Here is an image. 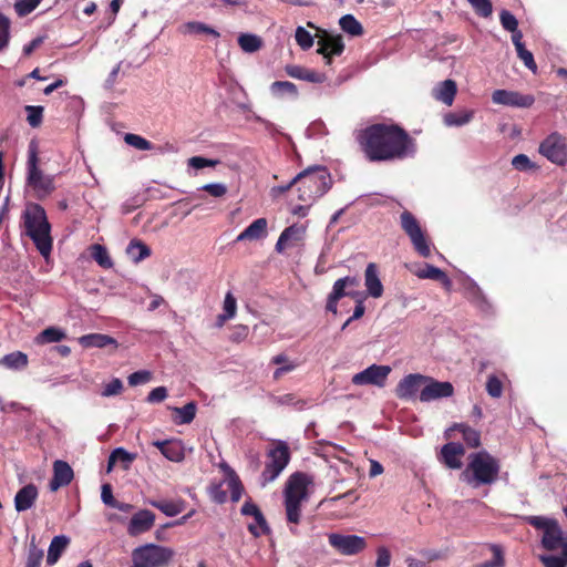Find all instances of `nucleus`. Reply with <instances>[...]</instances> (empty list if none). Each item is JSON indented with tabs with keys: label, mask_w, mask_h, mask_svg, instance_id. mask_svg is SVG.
I'll use <instances>...</instances> for the list:
<instances>
[{
	"label": "nucleus",
	"mask_w": 567,
	"mask_h": 567,
	"mask_svg": "<svg viewBox=\"0 0 567 567\" xmlns=\"http://www.w3.org/2000/svg\"><path fill=\"white\" fill-rule=\"evenodd\" d=\"M501 471L499 461L483 450L468 456L466 468L461 478L472 487L494 484Z\"/></svg>",
	"instance_id": "nucleus-2"
},
{
	"label": "nucleus",
	"mask_w": 567,
	"mask_h": 567,
	"mask_svg": "<svg viewBox=\"0 0 567 567\" xmlns=\"http://www.w3.org/2000/svg\"><path fill=\"white\" fill-rule=\"evenodd\" d=\"M150 504L159 509L168 517H173L182 513L184 509L183 502H171V501H151Z\"/></svg>",
	"instance_id": "nucleus-36"
},
{
	"label": "nucleus",
	"mask_w": 567,
	"mask_h": 567,
	"mask_svg": "<svg viewBox=\"0 0 567 567\" xmlns=\"http://www.w3.org/2000/svg\"><path fill=\"white\" fill-rule=\"evenodd\" d=\"M240 514L244 516H252L255 519V524L248 525L249 533L259 537L261 534L268 535L270 534V527L261 513L260 508L251 501L247 499L240 508Z\"/></svg>",
	"instance_id": "nucleus-15"
},
{
	"label": "nucleus",
	"mask_w": 567,
	"mask_h": 567,
	"mask_svg": "<svg viewBox=\"0 0 567 567\" xmlns=\"http://www.w3.org/2000/svg\"><path fill=\"white\" fill-rule=\"evenodd\" d=\"M415 276L420 279H432L440 281L446 288H450L452 285L450 278L442 269L430 264H425L423 268L415 271Z\"/></svg>",
	"instance_id": "nucleus-27"
},
{
	"label": "nucleus",
	"mask_w": 567,
	"mask_h": 567,
	"mask_svg": "<svg viewBox=\"0 0 567 567\" xmlns=\"http://www.w3.org/2000/svg\"><path fill=\"white\" fill-rule=\"evenodd\" d=\"M499 20H501L502 27L508 32L516 31V29L518 28V21H517L516 17L508 10L501 11Z\"/></svg>",
	"instance_id": "nucleus-53"
},
{
	"label": "nucleus",
	"mask_w": 567,
	"mask_h": 567,
	"mask_svg": "<svg viewBox=\"0 0 567 567\" xmlns=\"http://www.w3.org/2000/svg\"><path fill=\"white\" fill-rule=\"evenodd\" d=\"M174 557L173 548L147 543L133 549L130 567H167Z\"/></svg>",
	"instance_id": "nucleus-7"
},
{
	"label": "nucleus",
	"mask_w": 567,
	"mask_h": 567,
	"mask_svg": "<svg viewBox=\"0 0 567 567\" xmlns=\"http://www.w3.org/2000/svg\"><path fill=\"white\" fill-rule=\"evenodd\" d=\"M154 445L172 462H182L185 457L184 446L181 441H156Z\"/></svg>",
	"instance_id": "nucleus-25"
},
{
	"label": "nucleus",
	"mask_w": 567,
	"mask_h": 567,
	"mask_svg": "<svg viewBox=\"0 0 567 567\" xmlns=\"http://www.w3.org/2000/svg\"><path fill=\"white\" fill-rule=\"evenodd\" d=\"M355 141L370 162L403 159L415 152L414 140L396 124L369 125L358 131Z\"/></svg>",
	"instance_id": "nucleus-1"
},
{
	"label": "nucleus",
	"mask_w": 567,
	"mask_h": 567,
	"mask_svg": "<svg viewBox=\"0 0 567 567\" xmlns=\"http://www.w3.org/2000/svg\"><path fill=\"white\" fill-rule=\"evenodd\" d=\"M11 39V21L0 12V52L4 51Z\"/></svg>",
	"instance_id": "nucleus-44"
},
{
	"label": "nucleus",
	"mask_w": 567,
	"mask_h": 567,
	"mask_svg": "<svg viewBox=\"0 0 567 567\" xmlns=\"http://www.w3.org/2000/svg\"><path fill=\"white\" fill-rule=\"evenodd\" d=\"M426 375L411 373L400 380L395 388V395L401 400L413 399L420 386L424 384Z\"/></svg>",
	"instance_id": "nucleus-18"
},
{
	"label": "nucleus",
	"mask_w": 567,
	"mask_h": 567,
	"mask_svg": "<svg viewBox=\"0 0 567 567\" xmlns=\"http://www.w3.org/2000/svg\"><path fill=\"white\" fill-rule=\"evenodd\" d=\"M0 365L10 370H22L28 365V355L21 351H14L0 358Z\"/></svg>",
	"instance_id": "nucleus-32"
},
{
	"label": "nucleus",
	"mask_w": 567,
	"mask_h": 567,
	"mask_svg": "<svg viewBox=\"0 0 567 567\" xmlns=\"http://www.w3.org/2000/svg\"><path fill=\"white\" fill-rule=\"evenodd\" d=\"M504 566V557L502 550L497 546H493V559L485 561L481 565V567H503Z\"/></svg>",
	"instance_id": "nucleus-64"
},
{
	"label": "nucleus",
	"mask_w": 567,
	"mask_h": 567,
	"mask_svg": "<svg viewBox=\"0 0 567 567\" xmlns=\"http://www.w3.org/2000/svg\"><path fill=\"white\" fill-rule=\"evenodd\" d=\"M364 285L368 293L373 298H380L383 293V285L379 277L378 266L374 262L368 264L364 271Z\"/></svg>",
	"instance_id": "nucleus-24"
},
{
	"label": "nucleus",
	"mask_w": 567,
	"mask_h": 567,
	"mask_svg": "<svg viewBox=\"0 0 567 567\" xmlns=\"http://www.w3.org/2000/svg\"><path fill=\"white\" fill-rule=\"evenodd\" d=\"M122 390L123 382L120 379L115 378L110 383L104 385L101 394L102 396L110 398L120 394Z\"/></svg>",
	"instance_id": "nucleus-59"
},
{
	"label": "nucleus",
	"mask_w": 567,
	"mask_h": 567,
	"mask_svg": "<svg viewBox=\"0 0 567 567\" xmlns=\"http://www.w3.org/2000/svg\"><path fill=\"white\" fill-rule=\"evenodd\" d=\"M22 217L25 235L32 239L39 252L48 258L52 250V238L45 210L39 204H29Z\"/></svg>",
	"instance_id": "nucleus-3"
},
{
	"label": "nucleus",
	"mask_w": 567,
	"mask_h": 567,
	"mask_svg": "<svg viewBox=\"0 0 567 567\" xmlns=\"http://www.w3.org/2000/svg\"><path fill=\"white\" fill-rule=\"evenodd\" d=\"M515 49L518 58L524 62L525 66L535 73L537 70V65L534 61L533 53L528 51L524 44L520 47H516Z\"/></svg>",
	"instance_id": "nucleus-52"
},
{
	"label": "nucleus",
	"mask_w": 567,
	"mask_h": 567,
	"mask_svg": "<svg viewBox=\"0 0 567 567\" xmlns=\"http://www.w3.org/2000/svg\"><path fill=\"white\" fill-rule=\"evenodd\" d=\"M124 142L140 151H151L153 148V144L144 138L141 135L133 134V133H126L124 135Z\"/></svg>",
	"instance_id": "nucleus-46"
},
{
	"label": "nucleus",
	"mask_w": 567,
	"mask_h": 567,
	"mask_svg": "<svg viewBox=\"0 0 567 567\" xmlns=\"http://www.w3.org/2000/svg\"><path fill=\"white\" fill-rule=\"evenodd\" d=\"M296 42L302 50H308L313 45V38L303 27L296 29Z\"/></svg>",
	"instance_id": "nucleus-50"
},
{
	"label": "nucleus",
	"mask_w": 567,
	"mask_h": 567,
	"mask_svg": "<svg viewBox=\"0 0 567 567\" xmlns=\"http://www.w3.org/2000/svg\"><path fill=\"white\" fill-rule=\"evenodd\" d=\"M486 391L492 398H501L503 393V384L501 380L495 375H489L486 382Z\"/></svg>",
	"instance_id": "nucleus-55"
},
{
	"label": "nucleus",
	"mask_w": 567,
	"mask_h": 567,
	"mask_svg": "<svg viewBox=\"0 0 567 567\" xmlns=\"http://www.w3.org/2000/svg\"><path fill=\"white\" fill-rule=\"evenodd\" d=\"M73 476V470L65 461H55L53 463V477L49 483L50 491L55 492L60 487L69 485Z\"/></svg>",
	"instance_id": "nucleus-20"
},
{
	"label": "nucleus",
	"mask_w": 567,
	"mask_h": 567,
	"mask_svg": "<svg viewBox=\"0 0 567 567\" xmlns=\"http://www.w3.org/2000/svg\"><path fill=\"white\" fill-rule=\"evenodd\" d=\"M25 112L28 114L27 121L31 127H38L42 123L43 118V107L27 105Z\"/></svg>",
	"instance_id": "nucleus-48"
},
{
	"label": "nucleus",
	"mask_w": 567,
	"mask_h": 567,
	"mask_svg": "<svg viewBox=\"0 0 567 567\" xmlns=\"http://www.w3.org/2000/svg\"><path fill=\"white\" fill-rule=\"evenodd\" d=\"M457 87L453 80H445L434 90L433 96L446 105H452Z\"/></svg>",
	"instance_id": "nucleus-28"
},
{
	"label": "nucleus",
	"mask_w": 567,
	"mask_h": 567,
	"mask_svg": "<svg viewBox=\"0 0 567 567\" xmlns=\"http://www.w3.org/2000/svg\"><path fill=\"white\" fill-rule=\"evenodd\" d=\"M454 393V386L449 381H437L431 377L424 380V386L420 391L419 399L421 402H431L444 398H450Z\"/></svg>",
	"instance_id": "nucleus-13"
},
{
	"label": "nucleus",
	"mask_w": 567,
	"mask_h": 567,
	"mask_svg": "<svg viewBox=\"0 0 567 567\" xmlns=\"http://www.w3.org/2000/svg\"><path fill=\"white\" fill-rule=\"evenodd\" d=\"M285 72L290 78L310 83H323L327 79L326 74L323 73H319L297 64H287L285 66Z\"/></svg>",
	"instance_id": "nucleus-22"
},
{
	"label": "nucleus",
	"mask_w": 567,
	"mask_h": 567,
	"mask_svg": "<svg viewBox=\"0 0 567 567\" xmlns=\"http://www.w3.org/2000/svg\"><path fill=\"white\" fill-rule=\"evenodd\" d=\"M197 405L195 402H188L182 408H173V412L177 414L176 424H189L196 416Z\"/></svg>",
	"instance_id": "nucleus-35"
},
{
	"label": "nucleus",
	"mask_w": 567,
	"mask_h": 567,
	"mask_svg": "<svg viewBox=\"0 0 567 567\" xmlns=\"http://www.w3.org/2000/svg\"><path fill=\"white\" fill-rule=\"evenodd\" d=\"M473 116V111L451 112L444 115V124L446 126H463L470 123Z\"/></svg>",
	"instance_id": "nucleus-37"
},
{
	"label": "nucleus",
	"mask_w": 567,
	"mask_h": 567,
	"mask_svg": "<svg viewBox=\"0 0 567 567\" xmlns=\"http://www.w3.org/2000/svg\"><path fill=\"white\" fill-rule=\"evenodd\" d=\"M492 102L499 105L527 109L534 104L535 97L532 94H522L516 91L495 90L492 94Z\"/></svg>",
	"instance_id": "nucleus-14"
},
{
	"label": "nucleus",
	"mask_w": 567,
	"mask_h": 567,
	"mask_svg": "<svg viewBox=\"0 0 567 567\" xmlns=\"http://www.w3.org/2000/svg\"><path fill=\"white\" fill-rule=\"evenodd\" d=\"M526 522L533 527L543 530V534L546 529H548L551 525L556 523L555 519L547 518L544 516H527Z\"/></svg>",
	"instance_id": "nucleus-54"
},
{
	"label": "nucleus",
	"mask_w": 567,
	"mask_h": 567,
	"mask_svg": "<svg viewBox=\"0 0 567 567\" xmlns=\"http://www.w3.org/2000/svg\"><path fill=\"white\" fill-rule=\"evenodd\" d=\"M377 560H375V567H389L391 564V553L390 550L384 547L380 546L377 549Z\"/></svg>",
	"instance_id": "nucleus-63"
},
{
	"label": "nucleus",
	"mask_w": 567,
	"mask_h": 567,
	"mask_svg": "<svg viewBox=\"0 0 567 567\" xmlns=\"http://www.w3.org/2000/svg\"><path fill=\"white\" fill-rule=\"evenodd\" d=\"M539 153L559 166L567 163V138L559 133H551L539 145Z\"/></svg>",
	"instance_id": "nucleus-10"
},
{
	"label": "nucleus",
	"mask_w": 567,
	"mask_h": 567,
	"mask_svg": "<svg viewBox=\"0 0 567 567\" xmlns=\"http://www.w3.org/2000/svg\"><path fill=\"white\" fill-rule=\"evenodd\" d=\"M152 379V373L147 370H140L128 375V384L136 386L140 384L147 383Z\"/></svg>",
	"instance_id": "nucleus-57"
},
{
	"label": "nucleus",
	"mask_w": 567,
	"mask_h": 567,
	"mask_svg": "<svg viewBox=\"0 0 567 567\" xmlns=\"http://www.w3.org/2000/svg\"><path fill=\"white\" fill-rule=\"evenodd\" d=\"M69 543L70 538L65 535L54 536L49 546L47 564L50 566L54 565L68 547Z\"/></svg>",
	"instance_id": "nucleus-29"
},
{
	"label": "nucleus",
	"mask_w": 567,
	"mask_h": 567,
	"mask_svg": "<svg viewBox=\"0 0 567 567\" xmlns=\"http://www.w3.org/2000/svg\"><path fill=\"white\" fill-rule=\"evenodd\" d=\"M512 165L517 171H528L534 167V164L530 162L529 157L525 154H518L513 157Z\"/></svg>",
	"instance_id": "nucleus-62"
},
{
	"label": "nucleus",
	"mask_w": 567,
	"mask_h": 567,
	"mask_svg": "<svg viewBox=\"0 0 567 567\" xmlns=\"http://www.w3.org/2000/svg\"><path fill=\"white\" fill-rule=\"evenodd\" d=\"M340 28L352 37L363 34L362 24L352 16L346 14L339 20Z\"/></svg>",
	"instance_id": "nucleus-38"
},
{
	"label": "nucleus",
	"mask_w": 567,
	"mask_h": 567,
	"mask_svg": "<svg viewBox=\"0 0 567 567\" xmlns=\"http://www.w3.org/2000/svg\"><path fill=\"white\" fill-rule=\"evenodd\" d=\"M43 556V550L35 544V536H32L29 545L25 567H40Z\"/></svg>",
	"instance_id": "nucleus-42"
},
{
	"label": "nucleus",
	"mask_w": 567,
	"mask_h": 567,
	"mask_svg": "<svg viewBox=\"0 0 567 567\" xmlns=\"http://www.w3.org/2000/svg\"><path fill=\"white\" fill-rule=\"evenodd\" d=\"M303 234H305L303 227L292 225V226L287 227L280 235H282V239H287V241H290V240L299 241V240H301Z\"/></svg>",
	"instance_id": "nucleus-58"
},
{
	"label": "nucleus",
	"mask_w": 567,
	"mask_h": 567,
	"mask_svg": "<svg viewBox=\"0 0 567 567\" xmlns=\"http://www.w3.org/2000/svg\"><path fill=\"white\" fill-rule=\"evenodd\" d=\"M291 184L298 185V199L310 205L330 189L332 181L324 167L316 166L300 172Z\"/></svg>",
	"instance_id": "nucleus-5"
},
{
	"label": "nucleus",
	"mask_w": 567,
	"mask_h": 567,
	"mask_svg": "<svg viewBox=\"0 0 567 567\" xmlns=\"http://www.w3.org/2000/svg\"><path fill=\"white\" fill-rule=\"evenodd\" d=\"M183 32L184 33H194V34H200V33H207V34H212L214 37H219V33L208 27L207 24L203 23V22H196V21H193V22H187L183 25Z\"/></svg>",
	"instance_id": "nucleus-45"
},
{
	"label": "nucleus",
	"mask_w": 567,
	"mask_h": 567,
	"mask_svg": "<svg viewBox=\"0 0 567 567\" xmlns=\"http://www.w3.org/2000/svg\"><path fill=\"white\" fill-rule=\"evenodd\" d=\"M328 540L330 546L343 556H354L367 548L365 538L359 535L331 533Z\"/></svg>",
	"instance_id": "nucleus-11"
},
{
	"label": "nucleus",
	"mask_w": 567,
	"mask_h": 567,
	"mask_svg": "<svg viewBox=\"0 0 567 567\" xmlns=\"http://www.w3.org/2000/svg\"><path fill=\"white\" fill-rule=\"evenodd\" d=\"M391 372V368L389 365H378L372 364L364 369L363 371L355 373L352 377V383L355 385H375L378 388H383L385 385L386 379Z\"/></svg>",
	"instance_id": "nucleus-12"
},
{
	"label": "nucleus",
	"mask_w": 567,
	"mask_h": 567,
	"mask_svg": "<svg viewBox=\"0 0 567 567\" xmlns=\"http://www.w3.org/2000/svg\"><path fill=\"white\" fill-rule=\"evenodd\" d=\"M238 44L245 53H255L262 48V39L254 33H241Z\"/></svg>",
	"instance_id": "nucleus-33"
},
{
	"label": "nucleus",
	"mask_w": 567,
	"mask_h": 567,
	"mask_svg": "<svg viewBox=\"0 0 567 567\" xmlns=\"http://www.w3.org/2000/svg\"><path fill=\"white\" fill-rule=\"evenodd\" d=\"M344 50V43L341 35H331L326 33L322 38L318 40V49L317 52L321 54L326 64L330 65L332 62L333 55H340Z\"/></svg>",
	"instance_id": "nucleus-17"
},
{
	"label": "nucleus",
	"mask_w": 567,
	"mask_h": 567,
	"mask_svg": "<svg viewBox=\"0 0 567 567\" xmlns=\"http://www.w3.org/2000/svg\"><path fill=\"white\" fill-rule=\"evenodd\" d=\"M270 92L276 97H284L289 95L297 99L299 95L298 89L295 83L289 81H275L270 85Z\"/></svg>",
	"instance_id": "nucleus-34"
},
{
	"label": "nucleus",
	"mask_w": 567,
	"mask_h": 567,
	"mask_svg": "<svg viewBox=\"0 0 567 567\" xmlns=\"http://www.w3.org/2000/svg\"><path fill=\"white\" fill-rule=\"evenodd\" d=\"M113 458H116L117 462L123 463L124 470H127L133 463V461L136 458V455L128 453L123 447H117L113 451Z\"/></svg>",
	"instance_id": "nucleus-56"
},
{
	"label": "nucleus",
	"mask_w": 567,
	"mask_h": 567,
	"mask_svg": "<svg viewBox=\"0 0 567 567\" xmlns=\"http://www.w3.org/2000/svg\"><path fill=\"white\" fill-rule=\"evenodd\" d=\"M464 454L465 449L461 443L449 442L441 447L437 458L447 468L458 470L463 465L461 458L464 456Z\"/></svg>",
	"instance_id": "nucleus-16"
},
{
	"label": "nucleus",
	"mask_w": 567,
	"mask_h": 567,
	"mask_svg": "<svg viewBox=\"0 0 567 567\" xmlns=\"http://www.w3.org/2000/svg\"><path fill=\"white\" fill-rule=\"evenodd\" d=\"M38 497V488L34 484H28L20 488L14 496V507L17 512L30 509Z\"/></svg>",
	"instance_id": "nucleus-23"
},
{
	"label": "nucleus",
	"mask_w": 567,
	"mask_h": 567,
	"mask_svg": "<svg viewBox=\"0 0 567 567\" xmlns=\"http://www.w3.org/2000/svg\"><path fill=\"white\" fill-rule=\"evenodd\" d=\"M224 482L212 483L208 486V495L216 504H224L227 501V493L223 488Z\"/></svg>",
	"instance_id": "nucleus-47"
},
{
	"label": "nucleus",
	"mask_w": 567,
	"mask_h": 567,
	"mask_svg": "<svg viewBox=\"0 0 567 567\" xmlns=\"http://www.w3.org/2000/svg\"><path fill=\"white\" fill-rule=\"evenodd\" d=\"M312 484L313 477L303 472H296L288 477L284 489V504L288 523H300L301 505L309 499L308 487Z\"/></svg>",
	"instance_id": "nucleus-4"
},
{
	"label": "nucleus",
	"mask_w": 567,
	"mask_h": 567,
	"mask_svg": "<svg viewBox=\"0 0 567 567\" xmlns=\"http://www.w3.org/2000/svg\"><path fill=\"white\" fill-rule=\"evenodd\" d=\"M91 254H92L93 259L102 268L110 269L113 267V261L109 255L107 249L104 246H102L100 244H94L91 247Z\"/></svg>",
	"instance_id": "nucleus-39"
},
{
	"label": "nucleus",
	"mask_w": 567,
	"mask_h": 567,
	"mask_svg": "<svg viewBox=\"0 0 567 567\" xmlns=\"http://www.w3.org/2000/svg\"><path fill=\"white\" fill-rule=\"evenodd\" d=\"M228 488L230 491V499L234 503H237L244 493V486L239 480V477L236 475V473L233 470H229L228 472V478H227Z\"/></svg>",
	"instance_id": "nucleus-41"
},
{
	"label": "nucleus",
	"mask_w": 567,
	"mask_h": 567,
	"mask_svg": "<svg viewBox=\"0 0 567 567\" xmlns=\"http://www.w3.org/2000/svg\"><path fill=\"white\" fill-rule=\"evenodd\" d=\"M126 254L133 262L137 264L151 256V249L143 241L133 239L126 247Z\"/></svg>",
	"instance_id": "nucleus-31"
},
{
	"label": "nucleus",
	"mask_w": 567,
	"mask_h": 567,
	"mask_svg": "<svg viewBox=\"0 0 567 567\" xmlns=\"http://www.w3.org/2000/svg\"><path fill=\"white\" fill-rule=\"evenodd\" d=\"M79 342L84 348H105L111 344L115 347L117 346V342L114 338L102 333H90L82 336L79 339Z\"/></svg>",
	"instance_id": "nucleus-30"
},
{
	"label": "nucleus",
	"mask_w": 567,
	"mask_h": 567,
	"mask_svg": "<svg viewBox=\"0 0 567 567\" xmlns=\"http://www.w3.org/2000/svg\"><path fill=\"white\" fill-rule=\"evenodd\" d=\"M267 220L258 218L254 220L244 231L237 236V241L257 240L266 235Z\"/></svg>",
	"instance_id": "nucleus-26"
},
{
	"label": "nucleus",
	"mask_w": 567,
	"mask_h": 567,
	"mask_svg": "<svg viewBox=\"0 0 567 567\" xmlns=\"http://www.w3.org/2000/svg\"><path fill=\"white\" fill-rule=\"evenodd\" d=\"M38 145L34 141L29 144L27 161V184L38 197L49 196L54 192V176L45 175L38 166Z\"/></svg>",
	"instance_id": "nucleus-6"
},
{
	"label": "nucleus",
	"mask_w": 567,
	"mask_h": 567,
	"mask_svg": "<svg viewBox=\"0 0 567 567\" xmlns=\"http://www.w3.org/2000/svg\"><path fill=\"white\" fill-rule=\"evenodd\" d=\"M268 462L260 475L261 486L274 482L285 470L290 461V452L287 443L279 442L268 454Z\"/></svg>",
	"instance_id": "nucleus-9"
},
{
	"label": "nucleus",
	"mask_w": 567,
	"mask_h": 567,
	"mask_svg": "<svg viewBox=\"0 0 567 567\" xmlns=\"http://www.w3.org/2000/svg\"><path fill=\"white\" fill-rule=\"evenodd\" d=\"M155 522V514L148 509H141L135 513L127 525V534L130 536H138L148 532Z\"/></svg>",
	"instance_id": "nucleus-19"
},
{
	"label": "nucleus",
	"mask_w": 567,
	"mask_h": 567,
	"mask_svg": "<svg viewBox=\"0 0 567 567\" xmlns=\"http://www.w3.org/2000/svg\"><path fill=\"white\" fill-rule=\"evenodd\" d=\"M219 161L209 159L202 156H193L188 159V166L195 169H202L204 167H215Z\"/></svg>",
	"instance_id": "nucleus-60"
},
{
	"label": "nucleus",
	"mask_w": 567,
	"mask_h": 567,
	"mask_svg": "<svg viewBox=\"0 0 567 567\" xmlns=\"http://www.w3.org/2000/svg\"><path fill=\"white\" fill-rule=\"evenodd\" d=\"M42 0H17L14 10L19 17H25L31 13Z\"/></svg>",
	"instance_id": "nucleus-49"
},
{
	"label": "nucleus",
	"mask_w": 567,
	"mask_h": 567,
	"mask_svg": "<svg viewBox=\"0 0 567 567\" xmlns=\"http://www.w3.org/2000/svg\"><path fill=\"white\" fill-rule=\"evenodd\" d=\"M458 430L462 432L463 439L470 447H478L481 444V435L480 432L465 425V424H455L451 430Z\"/></svg>",
	"instance_id": "nucleus-40"
},
{
	"label": "nucleus",
	"mask_w": 567,
	"mask_h": 567,
	"mask_svg": "<svg viewBox=\"0 0 567 567\" xmlns=\"http://www.w3.org/2000/svg\"><path fill=\"white\" fill-rule=\"evenodd\" d=\"M400 225L406 236L410 238L414 250L422 257L427 258L431 256V247L425 237L423 229L415 216L404 210L400 215Z\"/></svg>",
	"instance_id": "nucleus-8"
},
{
	"label": "nucleus",
	"mask_w": 567,
	"mask_h": 567,
	"mask_svg": "<svg viewBox=\"0 0 567 567\" xmlns=\"http://www.w3.org/2000/svg\"><path fill=\"white\" fill-rule=\"evenodd\" d=\"M475 12L484 18H487L493 12L491 0H467Z\"/></svg>",
	"instance_id": "nucleus-51"
},
{
	"label": "nucleus",
	"mask_w": 567,
	"mask_h": 567,
	"mask_svg": "<svg viewBox=\"0 0 567 567\" xmlns=\"http://www.w3.org/2000/svg\"><path fill=\"white\" fill-rule=\"evenodd\" d=\"M567 533L564 534L558 523L551 525L542 536V545L547 550H566Z\"/></svg>",
	"instance_id": "nucleus-21"
},
{
	"label": "nucleus",
	"mask_w": 567,
	"mask_h": 567,
	"mask_svg": "<svg viewBox=\"0 0 567 567\" xmlns=\"http://www.w3.org/2000/svg\"><path fill=\"white\" fill-rule=\"evenodd\" d=\"M64 338H65V333L63 330L55 328V327H50V328L44 329L37 337V341L39 343H53V342H59V341L63 340Z\"/></svg>",
	"instance_id": "nucleus-43"
},
{
	"label": "nucleus",
	"mask_w": 567,
	"mask_h": 567,
	"mask_svg": "<svg viewBox=\"0 0 567 567\" xmlns=\"http://www.w3.org/2000/svg\"><path fill=\"white\" fill-rule=\"evenodd\" d=\"M223 310V313L226 315V317H229L230 319L234 318L236 315L237 301L230 291H228L225 296Z\"/></svg>",
	"instance_id": "nucleus-61"
}]
</instances>
